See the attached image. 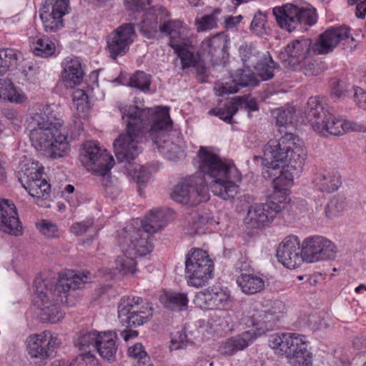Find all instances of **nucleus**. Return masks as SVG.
I'll return each mask as SVG.
<instances>
[{
    "mask_svg": "<svg viewBox=\"0 0 366 366\" xmlns=\"http://www.w3.org/2000/svg\"><path fill=\"white\" fill-rule=\"evenodd\" d=\"M44 3L56 14L58 21H64L70 9L69 0H46Z\"/></svg>",
    "mask_w": 366,
    "mask_h": 366,
    "instance_id": "obj_49",
    "label": "nucleus"
},
{
    "mask_svg": "<svg viewBox=\"0 0 366 366\" xmlns=\"http://www.w3.org/2000/svg\"><path fill=\"white\" fill-rule=\"evenodd\" d=\"M277 257L285 267L295 269L304 261L302 244L297 236L285 237L277 249Z\"/></svg>",
    "mask_w": 366,
    "mask_h": 366,
    "instance_id": "obj_19",
    "label": "nucleus"
},
{
    "mask_svg": "<svg viewBox=\"0 0 366 366\" xmlns=\"http://www.w3.org/2000/svg\"><path fill=\"white\" fill-rule=\"evenodd\" d=\"M22 225L14 204L5 199H0V230L14 236L22 234Z\"/></svg>",
    "mask_w": 366,
    "mask_h": 366,
    "instance_id": "obj_23",
    "label": "nucleus"
},
{
    "mask_svg": "<svg viewBox=\"0 0 366 366\" xmlns=\"http://www.w3.org/2000/svg\"><path fill=\"white\" fill-rule=\"evenodd\" d=\"M239 56L247 68L256 65L262 56L252 44H243L239 48Z\"/></svg>",
    "mask_w": 366,
    "mask_h": 366,
    "instance_id": "obj_41",
    "label": "nucleus"
},
{
    "mask_svg": "<svg viewBox=\"0 0 366 366\" xmlns=\"http://www.w3.org/2000/svg\"><path fill=\"white\" fill-rule=\"evenodd\" d=\"M39 13L46 32H57L64 27V21H58L56 14L45 3L42 4Z\"/></svg>",
    "mask_w": 366,
    "mask_h": 366,
    "instance_id": "obj_31",
    "label": "nucleus"
},
{
    "mask_svg": "<svg viewBox=\"0 0 366 366\" xmlns=\"http://www.w3.org/2000/svg\"><path fill=\"white\" fill-rule=\"evenodd\" d=\"M200 299L204 300L209 308H217L220 311L227 310L232 307V297L227 292L220 290L216 292H200Z\"/></svg>",
    "mask_w": 366,
    "mask_h": 366,
    "instance_id": "obj_27",
    "label": "nucleus"
},
{
    "mask_svg": "<svg viewBox=\"0 0 366 366\" xmlns=\"http://www.w3.org/2000/svg\"><path fill=\"white\" fill-rule=\"evenodd\" d=\"M241 102L242 104L240 106H244V107L248 111L249 116H250L251 112H255L259 109V107L257 102L253 99H247L244 103L242 101Z\"/></svg>",
    "mask_w": 366,
    "mask_h": 366,
    "instance_id": "obj_62",
    "label": "nucleus"
},
{
    "mask_svg": "<svg viewBox=\"0 0 366 366\" xmlns=\"http://www.w3.org/2000/svg\"><path fill=\"white\" fill-rule=\"evenodd\" d=\"M300 66L303 69L304 73L307 76H315L318 74L319 69L314 62H312L310 60L309 58Z\"/></svg>",
    "mask_w": 366,
    "mask_h": 366,
    "instance_id": "obj_59",
    "label": "nucleus"
},
{
    "mask_svg": "<svg viewBox=\"0 0 366 366\" xmlns=\"http://www.w3.org/2000/svg\"><path fill=\"white\" fill-rule=\"evenodd\" d=\"M129 86L141 91H148L151 84V75L137 71L129 78Z\"/></svg>",
    "mask_w": 366,
    "mask_h": 366,
    "instance_id": "obj_46",
    "label": "nucleus"
},
{
    "mask_svg": "<svg viewBox=\"0 0 366 366\" xmlns=\"http://www.w3.org/2000/svg\"><path fill=\"white\" fill-rule=\"evenodd\" d=\"M348 92L346 83L337 78L330 80V94L335 99H341L346 97Z\"/></svg>",
    "mask_w": 366,
    "mask_h": 366,
    "instance_id": "obj_53",
    "label": "nucleus"
},
{
    "mask_svg": "<svg viewBox=\"0 0 366 366\" xmlns=\"http://www.w3.org/2000/svg\"><path fill=\"white\" fill-rule=\"evenodd\" d=\"M93 277L89 272L82 273L69 272L59 279L54 289L50 282L36 277L34 280L35 292L43 302L41 308L43 318L53 324L62 320L64 312L60 310L57 304L46 305L47 303L46 300H47L50 297H56V302L72 306L74 303L69 300L71 292L82 288L84 284L92 282Z\"/></svg>",
    "mask_w": 366,
    "mask_h": 366,
    "instance_id": "obj_4",
    "label": "nucleus"
},
{
    "mask_svg": "<svg viewBox=\"0 0 366 366\" xmlns=\"http://www.w3.org/2000/svg\"><path fill=\"white\" fill-rule=\"evenodd\" d=\"M199 172L185 178L174 187L172 198L177 202L194 206L207 201L208 180L212 192L224 200L234 199L239 190L242 176L237 168L223 162L209 148L200 147L198 153Z\"/></svg>",
    "mask_w": 366,
    "mask_h": 366,
    "instance_id": "obj_2",
    "label": "nucleus"
},
{
    "mask_svg": "<svg viewBox=\"0 0 366 366\" xmlns=\"http://www.w3.org/2000/svg\"><path fill=\"white\" fill-rule=\"evenodd\" d=\"M346 207V202L342 197H334L327 203L325 207V214L330 218H334L342 212Z\"/></svg>",
    "mask_w": 366,
    "mask_h": 366,
    "instance_id": "obj_48",
    "label": "nucleus"
},
{
    "mask_svg": "<svg viewBox=\"0 0 366 366\" xmlns=\"http://www.w3.org/2000/svg\"><path fill=\"white\" fill-rule=\"evenodd\" d=\"M0 98L19 104L23 103L26 99V95L18 91L13 84H9L7 86L0 89Z\"/></svg>",
    "mask_w": 366,
    "mask_h": 366,
    "instance_id": "obj_47",
    "label": "nucleus"
},
{
    "mask_svg": "<svg viewBox=\"0 0 366 366\" xmlns=\"http://www.w3.org/2000/svg\"><path fill=\"white\" fill-rule=\"evenodd\" d=\"M307 157L304 142L292 133H286L280 139H270L264 148L262 176L272 179L274 192L277 198L287 197V191L294 177L302 170Z\"/></svg>",
    "mask_w": 366,
    "mask_h": 366,
    "instance_id": "obj_3",
    "label": "nucleus"
},
{
    "mask_svg": "<svg viewBox=\"0 0 366 366\" xmlns=\"http://www.w3.org/2000/svg\"><path fill=\"white\" fill-rule=\"evenodd\" d=\"M318 179L320 190L328 193L337 191L342 184L341 177L336 170L324 171Z\"/></svg>",
    "mask_w": 366,
    "mask_h": 366,
    "instance_id": "obj_35",
    "label": "nucleus"
},
{
    "mask_svg": "<svg viewBox=\"0 0 366 366\" xmlns=\"http://www.w3.org/2000/svg\"><path fill=\"white\" fill-rule=\"evenodd\" d=\"M34 198L37 199H44L49 194L51 190L50 184L46 179L39 177L31 182L22 186Z\"/></svg>",
    "mask_w": 366,
    "mask_h": 366,
    "instance_id": "obj_38",
    "label": "nucleus"
},
{
    "mask_svg": "<svg viewBox=\"0 0 366 366\" xmlns=\"http://www.w3.org/2000/svg\"><path fill=\"white\" fill-rule=\"evenodd\" d=\"M285 306L281 301L274 302V306L268 311L255 310L248 316L247 324L252 328L249 330L232 337L221 343L219 352L224 355L231 356L239 350L247 347L259 336L278 327V323L285 313Z\"/></svg>",
    "mask_w": 366,
    "mask_h": 366,
    "instance_id": "obj_6",
    "label": "nucleus"
},
{
    "mask_svg": "<svg viewBox=\"0 0 366 366\" xmlns=\"http://www.w3.org/2000/svg\"><path fill=\"white\" fill-rule=\"evenodd\" d=\"M217 326L222 330H230L232 329V317L225 311H219L214 314L212 318Z\"/></svg>",
    "mask_w": 366,
    "mask_h": 366,
    "instance_id": "obj_56",
    "label": "nucleus"
},
{
    "mask_svg": "<svg viewBox=\"0 0 366 366\" xmlns=\"http://www.w3.org/2000/svg\"><path fill=\"white\" fill-rule=\"evenodd\" d=\"M253 67L257 71V76L262 81H267L274 77V70L279 68V64L274 61L269 52H267Z\"/></svg>",
    "mask_w": 366,
    "mask_h": 366,
    "instance_id": "obj_34",
    "label": "nucleus"
},
{
    "mask_svg": "<svg viewBox=\"0 0 366 366\" xmlns=\"http://www.w3.org/2000/svg\"><path fill=\"white\" fill-rule=\"evenodd\" d=\"M84 72L81 63L77 58L66 60L64 64L63 79L66 82L67 86H71V84H76L80 83L83 79Z\"/></svg>",
    "mask_w": 366,
    "mask_h": 366,
    "instance_id": "obj_32",
    "label": "nucleus"
},
{
    "mask_svg": "<svg viewBox=\"0 0 366 366\" xmlns=\"http://www.w3.org/2000/svg\"><path fill=\"white\" fill-rule=\"evenodd\" d=\"M272 13L280 27L288 32L305 30L307 26H313L317 21L316 9L309 6L286 4L274 7Z\"/></svg>",
    "mask_w": 366,
    "mask_h": 366,
    "instance_id": "obj_8",
    "label": "nucleus"
},
{
    "mask_svg": "<svg viewBox=\"0 0 366 366\" xmlns=\"http://www.w3.org/2000/svg\"><path fill=\"white\" fill-rule=\"evenodd\" d=\"M26 351L35 364H40L54 355L55 350L61 344L57 335L49 331L29 335L26 341Z\"/></svg>",
    "mask_w": 366,
    "mask_h": 366,
    "instance_id": "obj_15",
    "label": "nucleus"
},
{
    "mask_svg": "<svg viewBox=\"0 0 366 366\" xmlns=\"http://www.w3.org/2000/svg\"><path fill=\"white\" fill-rule=\"evenodd\" d=\"M43 172L44 167L39 162H32L22 164L20 170L17 172L16 177L23 186L31 182V180L41 177Z\"/></svg>",
    "mask_w": 366,
    "mask_h": 366,
    "instance_id": "obj_33",
    "label": "nucleus"
},
{
    "mask_svg": "<svg viewBox=\"0 0 366 366\" xmlns=\"http://www.w3.org/2000/svg\"><path fill=\"white\" fill-rule=\"evenodd\" d=\"M135 35L133 24L128 23L117 27L107 37V50L112 59L124 56Z\"/></svg>",
    "mask_w": 366,
    "mask_h": 366,
    "instance_id": "obj_17",
    "label": "nucleus"
},
{
    "mask_svg": "<svg viewBox=\"0 0 366 366\" xmlns=\"http://www.w3.org/2000/svg\"><path fill=\"white\" fill-rule=\"evenodd\" d=\"M266 23V14L261 11H258L254 16L250 28L255 34H261L265 30Z\"/></svg>",
    "mask_w": 366,
    "mask_h": 366,
    "instance_id": "obj_55",
    "label": "nucleus"
},
{
    "mask_svg": "<svg viewBox=\"0 0 366 366\" xmlns=\"http://www.w3.org/2000/svg\"><path fill=\"white\" fill-rule=\"evenodd\" d=\"M51 366H100L98 360L90 352L82 353L76 359L67 365L64 362L55 361Z\"/></svg>",
    "mask_w": 366,
    "mask_h": 366,
    "instance_id": "obj_44",
    "label": "nucleus"
},
{
    "mask_svg": "<svg viewBox=\"0 0 366 366\" xmlns=\"http://www.w3.org/2000/svg\"><path fill=\"white\" fill-rule=\"evenodd\" d=\"M227 40L222 34H217L202 41L199 51L204 65L206 62L212 64L220 62L227 53Z\"/></svg>",
    "mask_w": 366,
    "mask_h": 366,
    "instance_id": "obj_22",
    "label": "nucleus"
},
{
    "mask_svg": "<svg viewBox=\"0 0 366 366\" xmlns=\"http://www.w3.org/2000/svg\"><path fill=\"white\" fill-rule=\"evenodd\" d=\"M214 263L207 252L202 249H192L186 256L185 274L187 283L194 287L206 285L213 277Z\"/></svg>",
    "mask_w": 366,
    "mask_h": 366,
    "instance_id": "obj_10",
    "label": "nucleus"
},
{
    "mask_svg": "<svg viewBox=\"0 0 366 366\" xmlns=\"http://www.w3.org/2000/svg\"><path fill=\"white\" fill-rule=\"evenodd\" d=\"M305 115L314 131L323 136L327 134L340 136L356 129L355 123L337 119L327 110H325L317 97H310L308 99Z\"/></svg>",
    "mask_w": 366,
    "mask_h": 366,
    "instance_id": "obj_7",
    "label": "nucleus"
},
{
    "mask_svg": "<svg viewBox=\"0 0 366 366\" xmlns=\"http://www.w3.org/2000/svg\"><path fill=\"white\" fill-rule=\"evenodd\" d=\"M169 45L179 57L183 69L193 67L198 74H206L207 69L202 56L199 55V51L195 54V49L191 44L181 39H173L169 40Z\"/></svg>",
    "mask_w": 366,
    "mask_h": 366,
    "instance_id": "obj_18",
    "label": "nucleus"
},
{
    "mask_svg": "<svg viewBox=\"0 0 366 366\" xmlns=\"http://www.w3.org/2000/svg\"><path fill=\"white\" fill-rule=\"evenodd\" d=\"M128 9L133 11L143 10L146 6L151 4L152 0H125Z\"/></svg>",
    "mask_w": 366,
    "mask_h": 366,
    "instance_id": "obj_57",
    "label": "nucleus"
},
{
    "mask_svg": "<svg viewBox=\"0 0 366 366\" xmlns=\"http://www.w3.org/2000/svg\"><path fill=\"white\" fill-rule=\"evenodd\" d=\"M276 119V125L279 127L278 130L280 134L289 133L286 131L288 127L292 124L295 119V109L293 107L287 109L280 108L277 109L274 112ZM284 134L283 136H285Z\"/></svg>",
    "mask_w": 366,
    "mask_h": 366,
    "instance_id": "obj_42",
    "label": "nucleus"
},
{
    "mask_svg": "<svg viewBox=\"0 0 366 366\" xmlns=\"http://www.w3.org/2000/svg\"><path fill=\"white\" fill-rule=\"evenodd\" d=\"M49 108L41 112L31 114L27 119L29 136L33 132H41L51 128H61L63 120L50 115Z\"/></svg>",
    "mask_w": 366,
    "mask_h": 366,
    "instance_id": "obj_24",
    "label": "nucleus"
},
{
    "mask_svg": "<svg viewBox=\"0 0 366 366\" xmlns=\"http://www.w3.org/2000/svg\"><path fill=\"white\" fill-rule=\"evenodd\" d=\"M102 332L97 330H82L79 332L74 344L79 350H90L91 347L97 348Z\"/></svg>",
    "mask_w": 366,
    "mask_h": 366,
    "instance_id": "obj_37",
    "label": "nucleus"
},
{
    "mask_svg": "<svg viewBox=\"0 0 366 366\" xmlns=\"http://www.w3.org/2000/svg\"><path fill=\"white\" fill-rule=\"evenodd\" d=\"M287 204V198L282 199L272 194L264 204H254L249 207L244 223L250 228H259L272 222L276 214L283 210Z\"/></svg>",
    "mask_w": 366,
    "mask_h": 366,
    "instance_id": "obj_13",
    "label": "nucleus"
},
{
    "mask_svg": "<svg viewBox=\"0 0 366 366\" xmlns=\"http://www.w3.org/2000/svg\"><path fill=\"white\" fill-rule=\"evenodd\" d=\"M350 35L347 26L331 27L314 44L310 39L292 41L280 53L279 57L285 66L295 68L307 61L312 52L325 54L332 51L340 41L349 39Z\"/></svg>",
    "mask_w": 366,
    "mask_h": 366,
    "instance_id": "obj_5",
    "label": "nucleus"
},
{
    "mask_svg": "<svg viewBox=\"0 0 366 366\" xmlns=\"http://www.w3.org/2000/svg\"><path fill=\"white\" fill-rule=\"evenodd\" d=\"M21 53L16 49L6 48L0 49V75L14 69L21 58Z\"/></svg>",
    "mask_w": 366,
    "mask_h": 366,
    "instance_id": "obj_36",
    "label": "nucleus"
},
{
    "mask_svg": "<svg viewBox=\"0 0 366 366\" xmlns=\"http://www.w3.org/2000/svg\"><path fill=\"white\" fill-rule=\"evenodd\" d=\"M128 354L129 357L137 359L136 366H153L150 363V357L141 343H136L129 347Z\"/></svg>",
    "mask_w": 366,
    "mask_h": 366,
    "instance_id": "obj_45",
    "label": "nucleus"
},
{
    "mask_svg": "<svg viewBox=\"0 0 366 366\" xmlns=\"http://www.w3.org/2000/svg\"><path fill=\"white\" fill-rule=\"evenodd\" d=\"M354 101L362 109H366V92L361 88H356L354 94Z\"/></svg>",
    "mask_w": 366,
    "mask_h": 366,
    "instance_id": "obj_58",
    "label": "nucleus"
},
{
    "mask_svg": "<svg viewBox=\"0 0 366 366\" xmlns=\"http://www.w3.org/2000/svg\"><path fill=\"white\" fill-rule=\"evenodd\" d=\"M117 334L113 331L102 332L96 350L108 361L114 360L118 349Z\"/></svg>",
    "mask_w": 366,
    "mask_h": 366,
    "instance_id": "obj_26",
    "label": "nucleus"
},
{
    "mask_svg": "<svg viewBox=\"0 0 366 366\" xmlns=\"http://www.w3.org/2000/svg\"><path fill=\"white\" fill-rule=\"evenodd\" d=\"M73 107L77 112L85 113L89 110V103L88 99L85 101H73Z\"/></svg>",
    "mask_w": 366,
    "mask_h": 366,
    "instance_id": "obj_61",
    "label": "nucleus"
},
{
    "mask_svg": "<svg viewBox=\"0 0 366 366\" xmlns=\"http://www.w3.org/2000/svg\"><path fill=\"white\" fill-rule=\"evenodd\" d=\"M124 254L119 256L116 259V267L124 274L131 273L134 274L136 269V256L129 255L126 249H123Z\"/></svg>",
    "mask_w": 366,
    "mask_h": 366,
    "instance_id": "obj_43",
    "label": "nucleus"
},
{
    "mask_svg": "<svg viewBox=\"0 0 366 366\" xmlns=\"http://www.w3.org/2000/svg\"><path fill=\"white\" fill-rule=\"evenodd\" d=\"M81 163L95 175H107L114 164L113 157L98 143L88 141L83 145L80 156Z\"/></svg>",
    "mask_w": 366,
    "mask_h": 366,
    "instance_id": "obj_14",
    "label": "nucleus"
},
{
    "mask_svg": "<svg viewBox=\"0 0 366 366\" xmlns=\"http://www.w3.org/2000/svg\"><path fill=\"white\" fill-rule=\"evenodd\" d=\"M31 43L32 44L33 52L36 56L49 57L55 52L54 43L46 37L32 38Z\"/></svg>",
    "mask_w": 366,
    "mask_h": 366,
    "instance_id": "obj_40",
    "label": "nucleus"
},
{
    "mask_svg": "<svg viewBox=\"0 0 366 366\" xmlns=\"http://www.w3.org/2000/svg\"><path fill=\"white\" fill-rule=\"evenodd\" d=\"M269 346L280 351L290 358L307 347L305 337L296 333L272 335L268 341Z\"/></svg>",
    "mask_w": 366,
    "mask_h": 366,
    "instance_id": "obj_20",
    "label": "nucleus"
},
{
    "mask_svg": "<svg viewBox=\"0 0 366 366\" xmlns=\"http://www.w3.org/2000/svg\"><path fill=\"white\" fill-rule=\"evenodd\" d=\"M218 19L214 15L207 14L195 19L197 30L199 32L211 30L217 27Z\"/></svg>",
    "mask_w": 366,
    "mask_h": 366,
    "instance_id": "obj_52",
    "label": "nucleus"
},
{
    "mask_svg": "<svg viewBox=\"0 0 366 366\" xmlns=\"http://www.w3.org/2000/svg\"><path fill=\"white\" fill-rule=\"evenodd\" d=\"M139 27L142 34L149 39L157 38L162 33L170 36L171 40L179 36L180 22L170 20L166 8L155 6L145 13Z\"/></svg>",
    "mask_w": 366,
    "mask_h": 366,
    "instance_id": "obj_9",
    "label": "nucleus"
},
{
    "mask_svg": "<svg viewBox=\"0 0 366 366\" xmlns=\"http://www.w3.org/2000/svg\"><path fill=\"white\" fill-rule=\"evenodd\" d=\"M242 104L241 98L238 97L234 102L226 103L222 108H214L209 112L211 115L217 116L228 124L232 123V117Z\"/></svg>",
    "mask_w": 366,
    "mask_h": 366,
    "instance_id": "obj_39",
    "label": "nucleus"
},
{
    "mask_svg": "<svg viewBox=\"0 0 366 366\" xmlns=\"http://www.w3.org/2000/svg\"><path fill=\"white\" fill-rule=\"evenodd\" d=\"M167 223L168 219L165 211L156 209L151 210L142 221V228L151 234L163 229Z\"/></svg>",
    "mask_w": 366,
    "mask_h": 366,
    "instance_id": "obj_30",
    "label": "nucleus"
},
{
    "mask_svg": "<svg viewBox=\"0 0 366 366\" xmlns=\"http://www.w3.org/2000/svg\"><path fill=\"white\" fill-rule=\"evenodd\" d=\"M36 227L47 238H56L59 235L57 226L46 219L37 223Z\"/></svg>",
    "mask_w": 366,
    "mask_h": 366,
    "instance_id": "obj_54",
    "label": "nucleus"
},
{
    "mask_svg": "<svg viewBox=\"0 0 366 366\" xmlns=\"http://www.w3.org/2000/svg\"><path fill=\"white\" fill-rule=\"evenodd\" d=\"M71 232L76 236H82L87 232H91L92 235L97 234V230L94 227V219H87L81 222H76L71 227Z\"/></svg>",
    "mask_w": 366,
    "mask_h": 366,
    "instance_id": "obj_51",
    "label": "nucleus"
},
{
    "mask_svg": "<svg viewBox=\"0 0 366 366\" xmlns=\"http://www.w3.org/2000/svg\"><path fill=\"white\" fill-rule=\"evenodd\" d=\"M288 359L292 366L312 365V353L307 350V347L305 348V350H300L298 354H295Z\"/></svg>",
    "mask_w": 366,
    "mask_h": 366,
    "instance_id": "obj_50",
    "label": "nucleus"
},
{
    "mask_svg": "<svg viewBox=\"0 0 366 366\" xmlns=\"http://www.w3.org/2000/svg\"><path fill=\"white\" fill-rule=\"evenodd\" d=\"M237 284L246 295L259 293L264 287L263 278L254 274L241 273L237 278Z\"/></svg>",
    "mask_w": 366,
    "mask_h": 366,
    "instance_id": "obj_29",
    "label": "nucleus"
},
{
    "mask_svg": "<svg viewBox=\"0 0 366 366\" xmlns=\"http://www.w3.org/2000/svg\"><path fill=\"white\" fill-rule=\"evenodd\" d=\"M150 172H148L144 167H140L138 174L135 176L136 182L139 184H144L147 183L150 178Z\"/></svg>",
    "mask_w": 366,
    "mask_h": 366,
    "instance_id": "obj_60",
    "label": "nucleus"
},
{
    "mask_svg": "<svg viewBox=\"0 0 366 366\" xmlns=\"http://www.w3.org/2000/svg\"><path fill=\"white\" fill-rule=\"evenodd\" d=\"M259 79L257 75L249 68L238 69L233 76L231 83L226 82L222 85L219 92L222 95L237 93L241 87L255 86L258 85Z\"/></svg>",
    "mask_w": 366,
    "mask_h": 366,
    "instance_id": "obj_25",
    "label": "nucleus"
},
{
    "mask_svg": "<svg viewBox=\"0 0 366 366\" xmlns=\"http://www.w3.org/2000/svg\"><path fill=\"white\" fill-rule=\"evenodd\" d=\"M29 139L36 150L46 153L51 158L64 157L70 151L67 136L61 132V128L33 132Z\"/></svg>",
    "mask_w": 366,
    "mask_h": 366,
    "instance_id": "obj_11",
    "label": "nucleus"
},
{
    "mask_svg": "<svg viewBox=\"0 0 366 366\" xmlns=\"http://www.w3.org/2000/svg\"><path fill=\"white\" fill-rule=\"evenodd\" d=\"M160 302L168 310L181 312L187 309L189 300L187 293L166 291L160 296Z\"/></svg>",
    "mask_w": 366,
    "mask_h": 366,
    "instance_id": "obj_28",
    "label": "nucleus"
},
{
    "mask_svg": "<svg viewBox=\"0 0 366 366\" xmlns=\"http://www.w3.org/2000/svg\"><path fill=\"white\" fill-rule=\"evenodd\" d=\"M119 109L122 119H127L126 132L121 134L113 144L119 162H130L139 155V143L144 136L152 140L155 148L169 159L182 156L180 147L167 139L173 126L169 107L140 109L136 105H119Z\"/></svg>",
    "mask_w": 366,
    "mask_h": 366,
    "instance_id": "obj_1",
    "label": "nucleus"
},
{
    "mask_svg": "<svg viewBox=\"0 0 366 366\" xmlns=\"http://www.w3.org/2000/svg\"><path fill=\"white\" fill-rule=\"evenodd\" d=\"M355 14L360 19H364L366 15V0L356 4Z\"/></svg>",
    "mask_w": 366,
    "mask_h": 366,
    "instance_id": "obj_63",
    "label": "nucleus"
},
{
    "mask_svg": "<svg viewBox=\"0 0 366 366\" xmlns=\"http://www.w3.org/2000/svg\"><path fill=\"white\" fill-rule=\"evenodd\" d=\"M126 248L127 254L132 256L144 257L150 253L153 249L150 233L142 228L127 227L125 229Z\"/></svg>",
    "mask_w": 366,
    "mask_h": 366,
    "instance_id": "obj_21",
    "label": "nucleus"
},
{
    "mask_svg": "<svg viewBox=\"0 0 366 366\" xmlns=\"http://www.w3.org/2000/svg\"><path fill=\"white\" fill-rule=\"evenodd\" d=\"M88 95L83 89H76L72 94V101H85L88 99Z\"/></svg>",
    "mask_w": 366,
    "mask_h": 366,
    "instance_id": "obj_64",
    "label": "nucleus"
},
{
    "mask_svg": "<svg viewBox=\"0 0 366 366\" xmlns=\"http://www.w3.org/2000/svg\"><path fill=\"white\" fill-rule=\"evenodd\" d=\"M153 308L139 297H123L118 305V317L126 327H139L149 321Z\"/></svg>",
    "mask_w": 366,
    "mask_h": 366,
    "instance_id": "obj_12",
    "label": "nucleus"
},
{
    "mask_svg": "<svg viewBox=\"0 0 366 366\" xmlns=\"http://www.w3.org/2000/svg\"><path fill=\"white\" fill-rule=\"evenodd\" d=\"M302 255L304 261L310 263L330 260L336 257L337 247L324 237H309L302 242Z\"/></svg>",
    "mask_w": 366,
    "mask_h": 366,
    "instance_id": "obj_16",
    "label": "nucleus"
}]
</instances>
